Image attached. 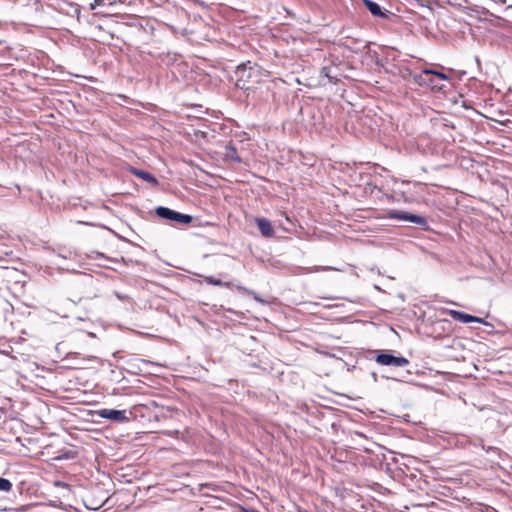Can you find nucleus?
Listing matches in <instances>:
<instances>
[{
  "mask_svg": "<svg viewBox=\"0 0 512 512\" xmlns=\"http://www.w3.org/2000/svg\"><path fill=\"white\" fill-rule=\"evenodd\" d=\"M137 362L139 364H142V365H155V363H153L152 361H149V360H144V359H138Z\"/></svg>",
  "mask_w": 512,
  "mask_h": 512,
  "instance_id": "a211bd4d",
  "label": "nucleus"
},
{
  "mask_svg": "<svg viewBox=\"0 0 512 512\" xmlns=\"http://www.w3.org/2000/svg\"><path fill=\"white\" fill-rule=\"evenodd\" d=\"M99 257H104V255L100 252H95V256L92 257L93 259H98Z\"/></svg>",
  "mask_w": 512,
  "mask_h": 512,
  "instance_id": "5701e85b",
  "label": "nucleus"
},
{
  "mask_svg": "<svg viewBox=\"0 0 512 512\" xmlns=\"http://www.w3.org/2000/svg\"><path fill=\"white\" fill-rule=\"evenodd\" d=\"M131 173L135 176H137L138 178L148 182L149 184H151L153 187H156L159 182L158 180L156 179V177L154 175H152L151 173L147 172V171H143V170H139L137 168H131Z\"/></svg>",
  "mask_w": 512,
  "mask_h": 512,
  "instance_id": "6e6552de",
  "label": "nucleus"
},
{
  "mask_svg": "<svg viewBox=\"0 0 512 512\" xmlns=\"http://www.w3.org/2000/svg\"><path fill=\"white\" fill-rule=\"evenodd\" d=\"M114 294L121 301H126V300L130 299V297L127 294H122V293L117 292V291H115Z\"/></svg>",
  "mask_w": 512,
  "mask_h": 512,
  "instance_id": "dca6fc26",
  "label": "nucleus"
},
{
  "mask_svg": "<svg viewBox=\"0 0 512 512\" xmlns=\"http://www.w3.org/2000/svg\"><path fill=\"white\" fill-rule=\"evenodd\" d=\"M205 282L210 284V285H214V286H222V287H231L232 283L231 282H224L220 279H217L213 276H206L205 278Z\"/></svg>",
  "mask_w": 512,
  "mask_h": 512,
  "instance_id": "f8f14e48",
  "label": "nucleus"
},
{
  "mask_svg": "<svg viewBox=\"0 0 512 512\" xmlns=\"http://www.w3.org/2000/svg\"><path fill=\"white\" fill-rule=\"evenodd\" d=\"M236 289L242 293H245L247 295H251L255 301H257L260 304H268V302L264 299H262L255 291L250 290L242 285H235Z\"/></svg>",
  "mask_w": 512,
  "mask_h": 512,
  "instance_id": "9b49d317",
  "label": "nucleus"
},
{
  "mask_svg": "<svg viewBox=\"0 0 512 512\" xmlns=\"http://www.w3.org/2000/svg\"><path fill=\"white\" fill-rule=\"evenodd\" d=\"M102 2H103V0H95V4L92 5V9H94L96 5H101Z\"/></svg>",
  "mask_w": 512,
  "mask_h": 512,
  "instance_id": "b1692460",
  "label": "nucleus"
},
{
  "mask_svg": "<svg viewBox=\"0 0 512 512\" xmlns=\"http://www.w3.org/2000/svg\"><path fill=\"white\" fill-rule=\"evenodd\" d=\"M333 267L329 266H314L311 268L306 269V273H314V272H320V271H327V270H333Z\"/></svg>",
  "mask_w": 512,
  "mask_h": 512,
  "instance_id": "2eb2a0df",
  "label": "nucleus"
},
{
  "mask_svg": "<svg viewBox=\"0 0 512 512\" xmlns=\"http://www.w3.org/2000/svg\"><path fill=\"white\" fill-rule=\"evenodd\" d=\"M74 455H75L74 452L69 451V452H66V453L60 455L58 457V459H60V460H62V459H71V458H74Z\"/></svg>",
  "mask_w": 512,
  "mask_h": 512,
  "instance_id": "f3484780",
  "label": "nucleus"
},
{
  "mask_svg": "<svg viewBox=\"0 0 512 512\" xmlns=\"http://www.w3.org/2000/svg\"><path fill=\"white\" fill-rule=\"evenodd\" d=\"M12 490V483L6 478L0 477V491L10 492Z\"/></svg>",
  "mask_w": 512,
  "mask_h": 512,
  "instance_id": "4468645a",
  "label": "nucleus"
},
{
  "mask_svg": "<svg viewBox=\"0 0 512 512\" xmlns=\"http://www.w3.org/2000/svg\"><path fill=\"white\" fill-rule=\"evenodd\" d=\"M56 485L60 486V485H64V483L57 482Z\"/></svg>",
  "mask_w": 512,
  "mask_h": 512,
  "instance_id": "a878e982",
  "label": "nucleus"
},
{
  "mask_svg": "<svg viewBox=\"0 0 512 512\" xmlns=\"http://www.w3.org/2000/svg\"><path fill=\"white\" fill-rule=\"evenodd\" d=\"M224 159L234 163H241L242 159L239 156L237 149L234 145L228 144L225 146Z\"/></svg>",
  "mask_w": 512,
  "mask_h": 512,
  "instance_id": "9d476101",
  "label": "nucleus"
},
{
  "mask_svg": "<svg viewBox=\"0 0 512 512\" xmlns=\"http://www.w3.org/2000/svg\"><path fill=\"white\" fill-rule=\"evenodd\" d=\"M322 73H324L326 77H328L329 79H331V76L328 74V68L324 67V68L322 69Z\"/></svg>",
  "mask_w": 512,
  "mask_h": 512,
  "instance_id": "4be33fe9",
  "label": "nucleus"
},
{
  "mask_svg": "<svg viewBox=\"0 0 512 512\" xmlns=\"http://www.w3.org/2000/svg\"><path fill=\"white\" fill-rule=\"evenodd\" d=\"M483 449H485L487 452H490V451H493V452H497L498 449L495 448V447H485L484 445L482 446Z\"/></svg>",
  "mask_w": 512,
  "mask_h": 512,
  "instance_id": "412c9836",
  "label": "nucleus"
},
{
  "mask_svg": "<svg viewBox=\"0 0 512 512\" xmlns=\"http://www.w3.org/2000/svg\"><path fill=\"white\" fill-rule=\"evenodd\" d=\"M414 81L416 83H418L419 85H421L423 83L422 75H415L414 76Z\"/></svg>",
  "mask_w": 512,
  "mask_h": 512,
  "instance_id": "6ab92c4d",
  "label": "nucleus"
},
{
  "mask_svg": "<svg viewBox=\"0 0 512 512\" xmlns=\"http://www.w3.org/2000/svg\"><path fill=\"white\" fill-rule=\"evenodd\" d=\"M450 316L461 323H471V322H477V323H485V321L482 318L457 311V310H450L449 311Z\"/></svg>",
  "mask_w": 512,
  "mask_h": 512,
  "instance_id": "423d86ee",
  "label": "nucleus"
},
{
  "mask_svg": "<svg viewBox=\"0 0 512 512\" xmlns=\"http://www.w3.org/2000/svg\"><path fill=\"white\" fill-rule=\"evenodd\" d=\"M259 73V67L252 64L250 61L237 66L235 71L236 86L240 89H249L250 83L255 81L252 78L256 77Z\"/></svg>",
  "mask_w": 512,
  "mask_h": 512,
  "instance_id": "f257e3e1",
  "label": "nucleus"
},
{
  "mask_svg": "<svg viewBox=\"0 0 512 512\" xmlns=\"http://www.w3.org/2000/svg\"><path fill=\"white\" fill-rule=\"evenodd\" d=\"M155 212L158 217L169 221H174L181 224H190L192 222L191 215L174 211L168 207L159 206L156 208Z\"/></svg>",
  "mask_w": 512,
  "mask_h": 512,
  "instance_id": "f03ea898",
  "label": "nucleus"
},
{
  "mask_svg": "<svg viewBox=\"0 0 512 512\" xmlns=\"http://www.w3.org/2000/svg\"><path fill=\"white\" fill-rule=\"evenodd\" d=\"M498 2H499L500 4H505V3H506V0H498Z\"/></svg>",
  "mask_w": 512,
  "mask_h": 512,
  "instance_id": "393cba45",
  "label": "nucleus"
},
{
  "mask_svg": "<svg viewBox=\"0 0 512 512\" xmlns=\"http://www.w3.org/2000/svg\"><path fill=\"white\" fill-rule=\"evenodd\" d=\"M507 9H512V4L507 7Z\"/></svg>",
  "mask_w": 512,
  "mask_h": 512,
  "instance_id": "bb28decb",
  "label": "nucleus"
},
{
  "mask_svg": "<svg viewBox=\"0 0 512 512\" xmlns=\"http://www.w3.org/2000/svg\"><path fill=\"white\" fill-rule=\"evenodd\" d=\"M101 418L109 419L116 422H125L128 420L125 410L102 409L98 412Z\"/></svg>",
  "mask_w": 512,
  "mask_h": 512,
  "instance_id": "39448f33",
  "label": "nucleus"
},
{
  "mask_svg": "<svg viewBox=\"0 0 512 512\" xmlns=\"http://www.w3.org/2000/svg\"><path fill=\"white\" fill-rule=\"evenodd\" d=\"M378 364L384 366L404 367L409 364V360L403 356H394L389 352H381L375 358Z\"/></svg>",
  "mask_w": 512,
  "mask_h": 512,
  "instance_id": "7ed1b4c3",
  "label": "nucleus"
},
{
  "mask_svg": "<svg viewBox=\"0 0 512 512\" xmlns=\"http://www.w3.org/2000/svg\"><path fill=\"white\" fill-rule=\"evenodd\" d=\"M390 219L400 220V221H409L412 223L417 224L418 226L422 227L423 229H426L428 227V222L425 217H422L420 215L408 213V212H402V211H391L389 213Z\"/></svg>",
  "mask_w": 512,
  "mask_h": 512,
  "instance_id": "20e7f679",
  "label": "nucleus"
},
{
  "mask_svg": "<svg viewBox=\"0 0 512 512\" xmlns=\"http://www.w3.org/2000/svg\"><path fill=\"white\" fill-rule=\"evenodd\" d=\"M365 7L368 9V11L373 15L377 17L387 18L389 13L388 11L385 13L382 11L381 6L372 1V0H363Z\"/></svg>",
  "mask_w": 512,
  "mask_h": 512,
  "instance_id": "1a4fd4ad",
  "label": "nucleus"
},
{
  "mask_svg": "<svg viewBox=\"0 0 512 512\" xmlns=\"http://www.w3.org/2000/svg\"><path fill=\"white\" fill-rule=\"evenodd\" d=\"M423 74H425V75H435L436 77H438L441 80H448L449 79L448 75H446L445 73L440 72V71H436V70H433V69H425V70H423Z\"/></svg>",
  "mask_w": 512,
  "mask_h": 512,
  "instance_id": "ddd939ff",
  "label": "nucleus"
},
{
  "mask_svg": "<svg viewBox=\"0 0 512 512\" xmlns=\"http://www.w3.org/2000/svg\"><path fill=\"white\" fill-rule=\"evenodd\" d=\"M241 512H259L257 509H254V508H245V507H241Z\"/></svg>",
  "mask_w": 512,
  "mask_h": 512,
  "instance_id": "aec40b11",
  "label": "nucleus"
},
{
  "mask_svg": "<svg viewBox=\"0 0 512 512\" xmlns=\"http://www.w3.org/2000/svg\"><path fill=\"white\" fill-rule=\"evenodd\" d=\"M255 223L264 237H272L274 236V229L272 227L271 222L266 218H255Z\"/></svg>",
  "mask_w": 512,
  "mask_h": 512,
  "instance_id": "0eeeda50",
  "label": "nucleus"
}]
</instances>
